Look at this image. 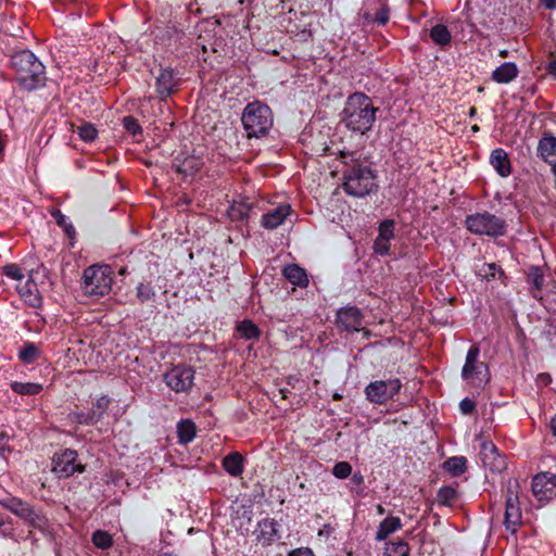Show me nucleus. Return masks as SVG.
I'll return each mask as SVG.
<instances>
[{"label":"nucleus","mask_w":556,"mask_h":556,"mask_svg":"<svg viewBox=\"0 0 556 556\" xmlns=\"http://www.w3.org/2000/svg\"><path fill=\"white\" fill-rule=\"evenodd\" d=\"M279 523L274 519H264L258 522L256 530V540L264 545L271 544L280 539Z\"/></svg>","instance_id":"obj_18"},{"label":"nucleus","mask_w":556,"mask_h":556,"mask_svg":"<svg viewBox=\"0 0 556 556\" xmlns=\"http://www.w3.org/2000/svg\"><path fill=\"white\" fill-rule=\"evenodd\" d=\"M476 114V108H471L470 109V112H469V115L470 116H473Z\"/></svg>","instance_id":"obj_59"},{"label":"nucleus","mask_w":556,"mask_h":556,"mask_svg":"<svg viewBox=\"0 0 556 556\" xmlns=\"http://www.w3.org/2000/svg\"><path fill=\"white\" fill-rule=\"evenodd\" d=\"M490 163L500 176L507 177L510 175V161L508 154L503 149H495L492 151Z\"/></svg>","instance_id":"obj_20"},{"label":"nucleus","mask_w":556,"mask_h":556,"mask_svg":"<svg viewBox=\"0 0 556 556\" xmlns=\"http://www.w3.org/2000/svg\"><path fill=\"white\" fill-rule=\"evenodd\" d=\"M5 144H7L5 136L0 131V156H1V155L3 154V152H4Z\"/></svg>","instance_id":"obj_52"},{"label":"nucleus","mask_w":556,"mask_h":556,"mask_svg":"<svg viewBox=\"0 0 556 556\" xmlns=\"http://www.w3.org/2000/svg\"><path fill=\"white\" fill-rule=\"evenodd\" d=\"M375 21H376L377 23H379L380 25H384V24L389 21L388 12H387V11H384V10L380 11V12L377 14V16H376Z\"/></svg>","instance_id":"obj_48"},{"label":"nucleus","mask_w":556,"mask_h":556,"mask_svg":"<svg viewBox=\"0 0 556 556\" xmlns=\"http://www.w3.org/2000/svg\"><path fill=\"white\" fill-rule=\"evenodd\" d=\"M346 168L343 172V189L355 198H363L377 188L375 174L366 157L357 153L341 152Z\"/></svg>","instance_id":"obj_1"},{"label":"nucleus","mask_w":556,"mask_h":556,"mask_svg":"<svg viewBox=\"0 0 556 556\" xmlns=\"http://www.w3.org/2000/svg\"><path fill=\"white\" fill-rule=\"evenodd\" d=\"M18 357L22 362L30 364L37 359L38 349L35 346V344L28 343L23 349H21Z\"/></svg>","instance_id":"obj_36"},{"label":"nucleus","mask_w":556,"mask_h":556,"mask_svg":"<svg viewBox=\"0 0 556 556\" xmlns=\"http://www.w3.org/2000/svg\"><path fill=\"white\" fill-rule=\"evenodd\" d=\"M479 348L472 345L467 352L465 365L462 369L463 380L473 388H481L490 380L489 367L479 361Z\"/></svg>","instance_id":"obj_6"},{"label":"nucleus","mask_w":556,"mask_h":556,"mask_svg":"<svg viewBox=\"0 0 556 556\" xmlns=\"http://www.w3.org/2000/svg\"><path fill=\"white\" fill-rule=\"evenodd\" d=\"M409 546L404 541L391 542L386 545L384 556H408Z\"/></svg>","instance_id":"obj_32"},{"label":"nucleus","mask_w":556,"mask_h":556,"mask_svg":"<svg viewBox=\"0 0 556 556\" xmlns=\"http://www.w3.org/2000/svg\"><path fill=\"white\" fill-rule=\"evenodd\" d=\"M466 227L475 235L498 237L505 233L506 224L501 217L483 212L467 216Z\"/></svg>","instance_id":"obj_7"},{"label":"nucleus","mask_w":556,"mask_h":556,"mask_svg":"<svg viewBox=\"0 0 556 556\" xmlns=\"http://www.w3.org/2000/svg\"><path fill=\"white\" fill-rule=\"evenodd\" d=\"M542 4L549 10H553L556 8V0H541Z\"/></svg>","instance_id":"obj_50"},{"label":"nucleus","mask_w":556,"mask_h":556,"mask_svg":"<svg viewBox=\"0 0 556 556\" xmlns=\"http://www.w3.org/2000/svg\"><path fill=\"white\" fill-rule=\"evenodd\" d=\"M273 125V115L268 105L254 101L245 106V136L249 140L267 134Z\"/></svg>","instance_id":"obj_4"},{"label":"nucleus","mask_w":556,"mask_h":556,"mask_svg":"<svg viewBox=\"0 0 556 556\" xmlns=\"http://www.w3.org/2000/svg\"><path fill=\"white\" fill-rule=\"evenodd\" d=\"M334 399H340V395L339 394H334L333 396Z\"/></svg>","instance_id":"obj_64"},{"label":"nucleus","mask_w":556,"mask_h":556,"mask_svg":"<svg viewBox=\"0 0 556 556\" xmlns=\"http://www.w3.org/2000/svg\"><path fill=\"white\" fill-rule=\"evenodd\" d=\"M10 437L7 432H0V454L3 455L5 452H10L9 446Z\"/></svg>","instance_id":"obj_46"},{"label":"nucleus","mask_w":556,"mask_h":556,"mask_svg":"<svg viewBox=\"0 0 556 556\" xmlns=\"http://www.w3.org/2000/svg\"><path fill=\"white\" fill-rule=\"evenodd\" d=\"M279 393L281 394V397H282V399H287V393H288V391H287V390H285V389H280V390H279Z\"/></svg>","instance_id":"obj_57"},{"label":"nucleus","mask_w":556,"mask_h":556,"mask_svg":"<svg viewBox=\"0 0 556 556\" xmlns=\"http://www.w3.org/2000/svg\"><path fill=\"white\" fill-rule=\"evenodd\" d=\"M194 371L191 367L175 366L164 375L165 383L175 392L189 390L193 384Z\"/></svg>","instance_id":"obj_12"},{"label":"nucleus","mask_w":556,"mask_h":556,"mask_svg":"<svg viewBox=\"0 0 556 556\" xmlns=\"http://www.w3.org/2000/svg\"><path fill=\"white\" fill-rule=\"evenodd\" d=\"M76 416V420L79 422V424H85V425H92L94 422H97V416H96V412L94 410H91L87 414L85 413H77L75 414Z\"/></svg>","instance_id":"obj_43"},{"label":"nucleus","mask_w":556,"mask_h":556,"mask_svg":"<svg viewBox=\"0 0 556 556\" xmlns=\"http://www.w3.org/2000/svg\"><path fill=\"white\" fill-rule=\"evenodd\" d=\"M542 378L544 382H547L549 380V377L547 375H543Z\"/></svg>","instance_id":"obj_60"},{"label":"nucleus","mask_w":556,"mask_h":556,"mask_svg":"<svg viewBox=\"0 0 556 556\" xmlns=\"http://www.w3.org/2000/svg\"><path fill=\"white\" fill-rule=\"evenodd\" d=\"M237 331L243 336V321L238 323L237 325Z\"/></svg>","instance_id":"obj_56"},{"label":"nucleus","mask_w":556,"mask_h":556,"mask_svg":"<svg viewBox=\"0 0 556 556\" xmlns=\"http://www.w3.org/2000/svg\"><path fill=\"white\" fill-rule=\"evenodd\" d=\"M112 283L110 266L92 265L84 271L83 289L87 295L103 296L111 291Z\"/></svg>","instance_id":"obj_5"},{"label":"nucleus","mask_w":556,"mask_h":556,"mask_svg":"<svg viewBox=\"0 0 556 556\" xmlns=\"http://www.w3.org/2000/svg\"><path fill=\"white\" fill-rule=\"evenodd\" d=\"M123 125L126 128V130L134 136L140 134L142 130L138 121L132 116L124 117Z\"/></svg>","instance_id":"obj_40"},{"label":"nucleus","mask_w":556,"mask_h":556,"mask_svg":"<svg viewBox=\"0 0 556 556\" xmlns=\"http://www.w3.org/2000/svg\"><path fill=\"white\" fill-rule=\"evenodd\" d=\"M52 215L54 216L56 224L64 229L68 238H73L75 236V228L72 224L67 223V217L60 211L53 213Z\"/></svg>","instance_id":"obj_37"},{"label":"nucleus","mask_w":556,"mask_h":556,"mask_svg":"<svg viewBox=\"0 0 556 556\" xmlns=\"http://www.w3.org/2000/svg\"><path fill=\"white\" fill-rule=\"evenodd\" d=\"M551 431L553 435L556 438V416L551 420Z\"/></svg>","instance_id":"obj_53"},{"label":"nucleus","mask_w":556,"mask_h":556,"mask_svg":"<svg viewBox=\"0 0 556 556\" xmlns=\"http://www.w3.org/2000/svg\"><path fill=\"white\" fill-rule=\"evenodd\" d=\"M377 511H378L379 515H383L384 514V508L381 505H378L377 506Z\"/></svg>","instance_id":"obj_58"},{"label":"nucleus","mask_w":556,"mask_h":556,"mask_svg":"<svg viewBox=\"0 0 556 556\" xmlns=\"http://www.w3.org/2000/svg\"><path fill=\"white\" fill-rule=\"evenodd\" d=\"M457 500V492L452 486H442L438 491V502L442 505L450 506Z\"/></svg>","instance_id":"obj_33"},{"label":"nucleus","mask_w":556,"mask_h":556,"mask_svg":"<svg viewBox=\"0 0 556 556\" xmlns=\"http://www.w3.org/2000/svg\"><path fill=\"white\" fill-rule=\"evenodd\" d=\"M1 270L5 276L12 279L21 280L24 277L21 267L15 264L7 265L2 267Z\"/></svg>","instance_id":"obj_41"},{"label":"nucleus","mask_w":556,"mask_h":556,"mask_svg":"<svg viewBox=\"0 0 556 556\" xmlns=\"http://www.w3.org/2000/svg\"><path fill=\"white\" fill-rule=\"evenodd\" d=\"M538 152L547 162L556 161V138H542L539 142Z\"/></svg>","instance_id":"obj_25"},{"label":"nucleus","mask_w":556,"mask_h":556,"mask_svg":"<svg viewBox=\"0 0 556 556\" xmlns=\"http://www.w3.org/2000/svg\"><path fill=\"white\" fill-rule=\"evenodd\" d=\"M20 294L30 306L37 307L40 305L41 300L34 282L28 281L24 287L20 288Z\"/></svg>","instance_id":"obj_27"},{"label":"nucleus","mask_w":556,"mask_h":556,"mask_svg":"<svg viewBox=\"0 0 556 556\" xmlns=\"http://www.w3.org/2000/svg\"><path fill=\"white\" fill-rule=\"evenodd\" d=\"M178 86V78L170 68H161L156 76L155 90L163 100L174 93Z\"/></svg>","instance_id":"obj_15"},{"label":"nucleus","mask_w":556,"mask_h":556,"mask_svg":"<svg viewBox=\"0 0 556 556\" xmlns=\"http://www.w3.org/2000/svg\"><path fill=\"white\" fill-rule=\"evenodd\" d=\"M16 72V81L26 90H33L43 84L45 66L29 50L16 52L11 58Z\"/></svg>","instance_id":"obj_3"},{"label":"nucleus","mask_w":556,"mask_h":556,"mask_svg":"<svg viewBox=\"0 0 556 556\" xmlns=\"http://www.w3.org/2000/svg\"><path fill=\"white\" fill-rule=\"evenodd\" d=\"M377 110L369 97L355 92L346 100L343 110V122L349 129L365 134L371 129L376 121Z\"/></svg>","instance_id":"obj_2"},{"label":"nucleus","mask_w":556,"mask_h":556,"mask_svg":"<svg viewBox=\"0 0 556 556\" xmlns=\"http://www.w3.org/2000/svg\"><path fill=\"white\" fill-rule=\"evenodd\" d=\"M91 541L96 547L103 551L109 549L113 546L112 535L104 530H96L92 533Z\"/></svg>","instance_id":"obj_31"},{"label":"nucleus","mask_w":556,"mask_h":556,"mask_svg":"<svg viewBox=\"0 0 556 556\" xmlns=\"http://www.w3.org/2000/svg\"><path fill=\"white\" fill-rule=\"evenodd\" d=\"M466 458L464 456L451 457L444 462V468L453 476H459L466 470Z\"/></svg>","instance_id":"obj_30"},{"label":"nucleus","mask_w":556,"mask_h":556,"mask_svg":"<svg viewBox=\"0 0 556 556\" xmlns=\"http://www.w3.org/2000/svg\"><path fill=\"white\" fill-rule=\"evenodd\" d=\"M502 56H506L507 55V52L506 51H501L500 53Z\"/></svg>","instance_id":"obj_62"},{"label":"nucleus","mask_w":556,"mask_h":556,"mask_svg":"<svg viewBox=\"0 0 556 556\" xmlns=\"http://www.w3.org/2000/svg\"><path fill=\"white\" fill-rule=\"evenodd\" d=\"M553 170H554V174L556 176V165H554Z\"/></svg>","instance_id":"obj_63"},{"label":"nucleus","mask_w":556,"mask_h":556,"mask_svg":"<svg viewBox=\"0 0 556 556\" xmlns=\"http://www.w3.org/2000/svg\"><path fill=\"white\" fill-rule=\"evenodd\" d=\"M475 407H476V404L470 399H464L459 403V408H460L463 414H471L475 410Z\"/></svg>","instance_id":"obj_45"},{"label":"nucleus","mask_w":556,"mask_h":556,"mask_svg":"<svg viewBox=\"0 0 556 556\" xmlns=\"http://www.w3.org/2000/svg\"><path fill=\"white\" fill-rule=\"evenodd\" d=\"M521 508L519 503V482L509 480L507 482L505 519L504 525L510 532H516L521 523Z\"/></svg>","instance_id":"obj_9"},{"label":"nucleus","mask_w":556,"mask_h":556,"mask_svg":"<svg viewBox=\"0 0 556 556\" xmlns=\"http://www.w3.org/2000/svg\"><path fill=\"white\" fill-rule=\"evenodd\" d=\"M177 434L179 443L188 444L195 437V425L188 419L179 421L177 425Z\"/></svg>","instance_id":"obj_26"},{"label":"nucleus","mask_w":556,"mask_h":556,"mask_svg":"<svg viewBox=\"0 0 556 556\" xmlns=\"http://www.w3.org/2000/svg\"><path fill=\"white\" fill-rule=\"evenodd\" d=\"M548 72L556 77V58L548 63Z\"/></svg>","instance_id":"obj_51"},{"label":"nucleus","mask_w":556,"mask_h":556,"mask_svg":"<svg viewBox=\"0 0 556 556\" xmlns=\"http://www.w3.org/2000/svg\"><path fill=\"white\" fill-rule=\"evenodd\" d=\"M532 492L538 501H549L556 497V475L538 473L532 481Z\"/></svg>","instance_id":"obj_13"},{"label":"nucleus","mask_w":556,"mask_h":556,"mask_svg":"<svg viewBox=\"0 0 556 556\" xmlns=\"http://www.w3.org/2000/svg\"><path fill=\"white\" fill-rule=\"evenodd\" d=\"M77 134L81 140L91 142L97 138L98 130L92 124L84 123L77 127Z\"/></svg>","instance_id":"obj_35"},{"label":"nucleus","mask_w":556,"mask_h":556,"mask_svg":"<svg viewBox=\"0 0 556 556\" xmlns=\"http://www.w3.org/2000/svg\"><path fill=\"white\" fill-rule=\"evenodd\" d=\"M518 75V68L515 63L506 62L498 66L492 73V79L498 84H508Z\"/></svg>","instance_id":"obj_21"},{"label":"nucleus","mask_w":556,"mask_h":556,"mask_svg":"<svg viewBox=\"0 0 556 556\" xmlns=\"http://www.w3.org/2000/svg\"><path fill=\"white\" fill-rule=\"evenodd\" d=\"M543 274L539 267L530 268L528 273V281L533 285L536 290H541L543 287Z\"/></svg>","instance_id":"obj_39"},{"label":"nucleus","mask_w":556,"mask_h":556,"mask_svg":"<svg viewBox=\"0 0 556 556\" xmlns=\"http://www.w3.org/2000/svg\"><path fill=\"white\" fill-rule=\"evenodd\" d=\"M11 389L22 395H36L41 392L42 386L34 382H18L11 383Z\"/></svg>","instance_id":"obj_28"},{"label":"nucleus","mask_w":556,"mask_h":556,"mask_svg":"<svg viewBox=\"0 0 556 556\" xmlns=\"http://www.w3.org/2000/svg\"><path fill=\"white\" fill-rule=\"evenodd\" d=\"M136 295L140 303H144L154 300L155 291L151 283H139Z\"/></svg>","instance_id":"obj_34"},{"label":"nucleus","mask_w":556,"mask_h":556,"mask_svg":"<svg viewBox=\"0 0 556 556\" xmlns=\"http://www.w3.org/2000/svg\"><path fill=\"white\" fill-rule=\"evenodd\" d=\"M471 129H472V131H478V130H479V127H478L477 125H473V126L471 127Z\"/></svg>","instance_id":"obj_61"},{"label":"nucleus","mask_w":556,"mask_h":556,"mask_svg":"<svg viewBox=\"0 0 556 556\" xmlns=\"http://www.w3.org/2000/svg\"><path fill=\"white\" fill-rule=\"evenodd\" d=\"M77 452L71 448H67L61 453H56L52 459L53 472L59 478H68L76 472H84L85 466L77 462Z\"/></svg>","instance_id":"obj_10"},{"label":"nucleus","mask_w":556,"mask_h":556,"mask_svg":"<svg viewBox=\"0 0 556 556\" xmlns=\"http://www.w3.org/2000/svg\"><path fill=\"white\" fill-rule=\"evenodd\" d=\"M402 384L399 379L377 380L366 387L365 393L369 402L383 404L399 393Z\"/></svg>","instance_id":"obj_11"},{"label":"nucleus","mask_w":556,"mask_h":556,"mask_svg":"<svg viewBox=\"0 0 556 556\" xmlns=\"http://www.w3.org/2000/svg\"><path fill=\"white\" fill-rule=\"evenodd\" d=\"M0 505L15 516L24 519L34 528L45 529L47 527L46 517L36 511L31 505L18 497L10 496L0 500Z\"/></svg>","instance_id":"obj_8"},{"label":"nucleus","mask_w":556,"mask_h":556,"mask_svg":"<svg viewBox=\"0 0 556 556\" xmlns=\"http://www.w3.org/2000/svg\"><path fill=\"white\" fill-rule=\"evenodd\" d=\"M232 523L236 528H240L242 526L241 518L239 516L232 517Z\"/></svg>","instance_id":"obj_54"},{"label":"nucleus","mask_w":556,"mask_h":556,"mask_svg":"<svg viewBox=\"0 0 556 556\" xmlns=\"http://www.w3.org/2000/svg\"><path fill=\"white\" fill-rule=\"evenodd\" d=\"M110 404V399L106 396H102L97 400V402L93 405V408L91 410L96 412L97 421L101 418L103 413L106 410Z\"/></svg>","instance_id":"obj_42"},{"label":"nucleus","mask_w":556,"mask_h":556,"mask_svg":"<svg viewBox=\"0 0 556 556\" xmlns=\"http://www.w3.org/2000/svg\"><path fill=\"white\" fill-rule=\"evenodd\" d=\"M291 213L289 204H282L263 215L262 224L267 229L279 227Z\"/></svg>","instance_id":"obj_19"},{"label":"nucleus","mask_w":556,"mask_h":556,"mask_svg":"<svg viewBox=\"0 0 556 556\" xmlns=\"http://www.w3.org/2000/svg\"><path fill=\"white\" fill-rule=\"evenodd\" d=\"M394 237V223L383 220L379 226V233L374 243V250L380 255H387L390 250V241Z\"/></svg>","instance_id":"obj_17"},{"label":"nucleus","mask_w":556,"mask_h":556,"mask_svg":"<svg viewBox=\"0 0 556 556\" xmlns=\"http://www.w3.org/2000/svg\"><path fill=\"white\" fill-rule=\"evenodd\" d=\"M283 276L294 286L306 287L308 278L305 270L296 264L288 265L283 268Z\"/></svg>","instance_id":"obj_23"},{"label":"nucleus","mask_w":556,"mask_h":556,"mask_svg":"<svg viewBox=\"0 0 556 556\" xmlns=\"http://www.w3.org/2000/svg\"><path fill=\"white\" fill-rule=\"evenodd\" d=\"M337 325L348 331H358L362 326V315L356 307H345L337 314Z\"/></svg>","instance_id":"obj_16"},{"label":"nucleus","mask_w":556,"mask_h":556,"mask_svg":"<svg viewBox=\"0 0 556 556\" xmlns=\"http://www.w3.org/2000/svg\"><path fill=\"white\" fill-rule=\"evenodd\" d=\"M289 556H314L313 552L307 547H301L292 551Z\"/></svg>","instance_id":"obj_47"},{"label":"nucleus","mask_w":556,"mask_h":556,"mask_svg":"<svg viewBox=\"0 0 556 556\" xmlns=\"http://www.w3.org/2000/svg\"><path fill=\"white\" fill-rule=\"evenodd\" d=\"M431 39L440 46H445L451 42L452 36L447 27L442 24L434 25L430 30Z\"/></svg>","instance_id":"obj_29"},{"label":"nucleus","mask_w":556,"mask_h":556,"mask_svg":"<svg viewBox=\"0 0 556 556\" xmlns=\"http://www.w3.org/2000/svg\"><path fill=\"white\" fill-rule=\"evenodd\" d=\"M8 531H10L9 523L7 522L4 517L0 515V534H7Z\"/></svg>","instance_id":"obj_49"},{"label":"nucleus","mask_w":556,"mask_h":556,"mask_svg":"<svg viewBox=\"0 0 556 556\" xmlns=\"http://www.w3.org/2000/svg\"><path fill=\"white\" fill-rule=\"evenodd\" d=\"M481 462L491 471L501 472L506 468V460L491 441H483L480 451Z\"/></svg>","instance_id":"obj_14"},{"label":"nucleus","mask_w":556,"mask_h":556,"mask_svg":"<svg viewBox=\"0 0 556 556\" xmlns=\"http://www.w3.org/2000/svg\"><path fill=\"white\" fill-rule=\"evenodd\" d=\"M353 480H354L355 482H358V483H359V482H363V476H362L361 473H355V475L353 476Z\"/></svg>","instance_id":"obj_55"},{"label":"nucleus","mask_w":556,"mask_h":556,"mask_svg":"<svg viewBox=\"0 0 556 556\" xmlns=\"http://www.w3.org/2000/svg\"><path fill=\"white\" fill-rule=\"evenodd\" d=\"M260 331L257 327L251 321L245 319V340L258 337Z\"/></svg>","instance_id":"obj_44"},{"label":"nucleus","mask_w":556,"mask_h":556,"mask_svg":"<svg viewBox=\"0 0 556 556\" xmlns=\"http://www.w3.org/2000/svg\"><path fill=\"white\" fill-rule=\"evenodd\" d=\"M332 473L339 479H345L352 473V466L348 462H339L333 466Z\"/></svg>","instance_id":"obj_38"},{"label":"nucleus","mask_w":556,"mask_h":556,"mask_svg":"<svg viewBox=\"0 0 556 556\" xmlns=\"http://www.w3.org/2000/svg\"><path fill=\"white\" fill-rule=\"evenodd\" d=\"M224 469L231 476H240L243 470V456L239 452L228 454L223 459Z\"/></svg>","instance_id":"obj_24"},{"label":"nucleus","mask_w":556,"mask_h":556,"mask_svg":"<svg viewBox=\"0 0 556 556\" xmlns=\"http://www.w3.org/2000/svg\"><path fill=\"white\" fill-rule=\"evenodd\" d=\"M401 528L402 521L399 517H387L379 523L378 530L376 532V540L383 541Z\"/></svg>","instance_id":"obj_22"}]
</instances>
